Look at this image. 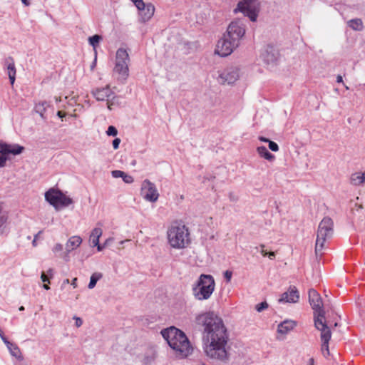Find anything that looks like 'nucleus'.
<instances>
[{
	"label": "nucleus",
	"instance_id": "1",
	"mask_svg": "<svg viewBox=\"0 0 365 365\" xmlns=\"http://www.w3.org/2000/svg\"><path fill=\"white\" fill-rule=\"evenodd\" d=\"M195 322L202 328L203 349L206 356L226 362L229 358L226 349L229 335L222 319L214 312H208L197 315Z\"/></svg>",
	"mask_w": 365,
	"mask_h": 365
},
{
	"label": "nucleus",
	"instance_id": "2",
	"mask_svg": "<svg viewBox=\"0 0 365 365\" xmlns=\"http://www.w3.org/2000/svg\"><path fill=\"white\" fill-rule=\"evenodd\" d=\"M161 334L178 357L185 358L191 354L192 346L182 331L175 327H170L163 329Z\"/></svg>",
	"mask_w": 365,
	"mask_h": 365
},
{
	"label": "nucleus",
	"instance_id": "3",
	"mask_svg": "<svg viewBox=\"0 0 365 365\" xmlns=\"http://www.w3.org/2000/svg\"><path fill=\"white\" fill-rule=\"evenodd\" d=\"M168 240L171 247L184 248L190 242V232L187 227L181 224L174 223L168 230Z\"/></svg>",
	"mask_w": 365,
	"mask_h": 365
},
{
	"label": "nucleus",
	"instance_id": "4",
	"mask_svg": "<svg viewBox=\"0 0 365 365\" xmlns=\"http://www.w3.org/2000/svg\"><path fill=\"white\" fill-rule=\"evenodd\" d=\"M215 288L214 277L210 274H200L197 282L192 287V293L198 300L208 299Z\"/></svg>",
	"mask_w": 365,
	"mask_h": 365
},
{
	"label": "nucleus",
	"instance_id": "5",
	"mask_svg": "<svg viewBox=\"0 0 365 365\" xmlns=\"http://www.w3.org/2000/svg\"><path fill=\"white\" fill-rule=\"evenodd\" d=\"M130 56L126 49L120 48L115 54V62L113 68V73L118 75V80L125 81L129 76L128 65Z\"/></svg>",
	"mask_w": 365,
	"mask_h": 365
},
{
	"label": "nucleus",
	"instance_id": "6",
	"mask_svg": "<svg viewBox=\"0 0 365 365\" xmlns=\"http://www.w3.org/2000/svg\"><path fill=\"white\" fill-rule=\"evenodd\" d=\"M333 226L334 223L330 217H325L320 222L315 245V252L316 255H322L321 251L324 247V243L327 239L331 237L333 235Z\"/></svg>",
	"mask_w": 365,
	"mask_h": 365
},
{
	"label": "nucleus",
	"instance_id": "7",
	"mask_svg": "<svg viewBox=\"0 0 365 365\" xmlns=\"http://www.w3.org/2000/svg\"><path fill=\"white\" fill-rule=\"evenodd\" d=\"M308 295L309 302L314 310V327H318V326L327 323L322 299L319 294L314 289L309 290Z\"/></svg>",
	"mask_w": 365,
	"mask_h": 365
},
{
	"label": "nucleus",
	"instance_id": "8",
	"mask_svg": "<svg viewBox=\"0 0 365 365\" xmlns=\"http://www.w3.org/2000/svg\"><path fill=\"white\" fill-rule=\"evenodd\" d=\"M234 11L241 12L245 16H247L251 21H256L258 12L259 4L257 0H242L238 2Z\"/></svg>",
	"mask_w": 365,
	"mask_h": 365
},
{
	"label": "nucleus",
	"instance_id": "9",
	"mask_svg": "<svg viewBox=\"0 0 365 365\" xmlns=\"http://www.w3.org/2000/svg\"><path fill=\"white\" fill-rule=\"evenodd\" d=\"M45 199L56 209H58L59 206L67 207L73 203L71 197L65 195L61 191L55 189H50L46 192Z\"/></svg>",
	"mask_w": 365,
	"mask_h": 365
},
{
	"label": "nucleus",
	"instance_id": "10",
	"mask_svg": "<svg viewBox=\"0 0 365 365\" xmlns=\"http://www.w3.org/2000/svg\"><path fill=\"white\" fill-rule=\"evenodd\" d=\"M238 46L235 41L224 34L223 37L217 41L215 52L222 57H226L230 55Z\"/></svg>",
	"mask_w": 365,
	"mask_h": 365
},
{
	"label": "nucleus",
	"instance_id": "11",
	"mask_svg": "<svg viewBox=\"0 0 365 365\" xmlns=\"http://www.w3.org/2000/svg\"><path fill=\"white\" fill-rule=\"evenodd\" d=\"M24 150V148L18 144L10 145L0 142V168L5 166L9 154L19 155Z\"/></svg>",
	"mask_w": 365,
	"mask_h": 365
},
{
	"label": "nucleus",
	"instance_id": "12",
	"mask_svg": "<svg viewBox=\"0 0 365 365\" xmlns=\"http://www.w3.org/2000/svg\"><path fill=\"white\" fill-rule=\"evenodd\" d=\"M245 34V25L240 20L232 21L228 26L227 36L240 45L241 38Z\"/></svg>",
	"mask_w": 365,
	"mask_h": 365
},
{
	"label": "nucleus",
	"instance_id": "13",
	"mask_svg": "<svg viewBox=\"0 0 365 365\" xmlns=\"http://www.w3.org/2000/svg\"><path fill=\"white\" fill-rule=\"evenodd\" d=\"M141 195L145 200L151 202H156L159 197L155 185L148 179L142 182Z\"/></svg>",
	"mask_w": 365,
	"mask_h": 365
},
{
	"label": "nucleus",
	"instance_id": "14",
	"mask_svg": "<svg viewBox=\"0 0 365 365\" xmlns=\"http://www.w3.org/2000/svg\"><path fill=\"white\" fill-rule=\"evenodd\" d=\"M317 330L320 331V338L322 341L321 351L324 357L329 356V343L331 338V331L328 327L327 323L322 324L318 327H315Z\"/></svg>",
	"mask_w": 365,
	"mask_h": 365
},
{
	"label": "nucleus",
	"instance_id": "15",
	"mask_svg": "<svg viewBox=\"0 0 365 365\" xmlns=\"http://www.w3.org/2000/svg\"><path fill=\"white\" fill-rule=\"evenodd\" d=\"M239 76V69L237 67H230L225 69L219 74L217 81L222 84H232L238 79Z\"/></svg>",
	"mask_w": 365,
	"mask_h": 365
},
{
	"label": "nucleus",
	"instance_id": "16",
	"mask_svg": "<svg viewBox=\"0 0 365 365\" xmlns=\"http://www.w3.org/2000/svg\"><path fill=\"white\" fill-rule=\"evenodd\" d=\"M299 299V292L295 286H290L287 292L281 294L279 303H297Z\"/></svg>",
	"mask_w": 365,
	"mask_h": 365
},
{
	"label": "nucleus",
	"instance_id": "17",
	"mask_svg": "<svg viewBox=\"0 0 365 365\" xmlns=\"http://www.w3.org/2000/svg\"><path fill=\"white\" fill-rule=\"evenodd\" d=\"M279 51L272 45H267L261 55L263 61L267 64L274 63L279 58Z\"/></svg>",
	"mask_w": 365,
	"mask_h": 365
},
{
	"label": "nucleus",
	"instance_id": "18",
	"mask_svg": "<svg viewBox=\"0 0 365 365\" xmlns=\"http://www.w3.org/2000/svg\"><path fill=\"white\" fill-rule=\"evenodd\" d=\"M82 238L78 235L71 236L66 243V252L63 256L65 261H69V253L76 250L82 243Z\"/></svg>",
	"mask_w": 365,
	"mask_h": 365
},
{
	"label": "nucleus",
	"instance_id": "19",
	"mask_svg": "<svg viewBox=\"0 0 365 365\" xmlns=\"http://www.w3.org/2000/svg\"><path fill=\"white\" fill-rule=\"evenodd\" d=\"M91 93L98 101H108L110 97L114 95V92L111 91L109 86L94 88Z\"/></svg>",
	"mask_w": 365,
	"mask_h": 365
},
{
	"label": "nucleus",
	"instance_id": "20",
	"mask_svg": "<svg viewBox=\"0 0 365 365\" xmlns=\"http://www.w3.org/2000/svg\"><path fill=\"white\" fill-rule=\"evenodd\" d=\"M138 9L139 10L140 21L143 23L149 21L155 12V7L152 4H145L144 3V6H140L138 8Z\"/></svg>",
	"mask_w": 365,
	"mask_h": 365
},
{
	"label": "nucleus",
	"instance_id": "21",
	"mask_svg": "<svg viewBox=\"0 0 365 365\" xmlns=\"http://www.w3.org/2000/svg\"><path fill=\"white\" fill-rule=\"evenodd\" d=\"M297 326V322L293 320H284L277 327V331L282 334H287Z\"/></svg>",
	"mask_w": 365,
	"mask_h": 365
},
{
	"label": "nucleus",
	"instance_id": "22",
	"mask_svg": "<svg viewBox=\"0 0 365 365\" xmlns=\"http://www.w3.org/2000/svg\"><path fill=\"white\" fill-rule=\"evenodd\" d=\"M6 69L7 74L9 76V78L11 85H14L16 79V67L14 61L11 57H9L6 61Z\"/></svg>",
	"mask_w": 365,
	"mask_h": 365
},
{
	"label": "nucleus",
	"instance_id": "23",
	"mask_svg": "<svg viewBox=\"0 0 365 365\" xmlns=\"http://www.w3.org/2000/svg\"><path fill=\"white\" fill-rule=\"evenodd\" d=\"M365 182V171L363 173L356 172L350 177V183L358 186Z\"/></svg>",
	"mask_w": 365,
	"mask_h": 365
},
{
	"label": "nucleus",
	"instance_id": "24",
	"mask_svg": "<svg viewBox=\"0 0 365 365\" xmlns=\"http://www.w3.org/2000/svg\"><path fill=\"white\" fill-rule=\"evenodd\" d=\"M257 152L259 155L264 159L272 162L275 159V156L272 154L265 146H259L257 148Z\"/></svg>",
	"mask_w": 365,
	"mask_h": 365
},
{
	"label": "nucleus",
	"instance_id": "25",
	"mask_svg": "<svg viewBox=\"0 0 365 365\" xmlns=\"http://www.w3.org/2000/svg\"><path fill=\"white\" fill-rule=\"evenodd\" d=\"M103 231L100 227L94 228L90 235V241L93 246H96L99 242V239L102 235Z\"/></svg>",
	"mask_w": 365,
	"mask_h": 365
},
{
	"label": "nucleus",
	"instance_id": "26",
	"mask_svg": "<svg viewBox=\"0 0 365 365\" xmlns=\"http://www.w3.org/2000/svg\"><path fill=\"white\" fill-rule=\"evenodd\" d=\"M49 107V103L46 101H41L35 105L34 110L35 111L40 115V116L45 119L46 117L44 115V113L46 110V108Z\"/></svg>",
	"mask_w": 365,
	"mask_h": 365
},
{
	"label": "nucleus",
	"instance_id": "27",
	"mask_svg": "<svg viewBox=\"0 0 365 365\" xmlns=\"http://www.w3.org/2000/svg\"><path fill=\"white\" fill-rule=\"evenodd\" d=\"M348 25L355 31H361L363 29V23L360 19H351L349 21Z\"/></svg>",
	"mask_w": 365,
	"mask_h": 365
},
{
	"label": "nucleus",
	"instance_id": "28",
	"mask_svg": "<svg viewBox=\"0 0 365 365\" xmlns=\"http://www.w3.org/2000/svg\"><path fill=\"white\" fill-rule=\"evenodd\" d=\"M103 277L100 272L93 273L90 278V282L88 285V289H93L96 287L97 282Z\"/></svg>",
	"mask_w": 365,
	"mask_h": 365
},
{
	"label": "nucleus",
	"instance_id": "29",
	"mask_svg": "<svg viewBox=\"0 0 365 365\" xmlns=\"http://www.w3.org/2000/svg\"><path fill=\"white\" fill-rule=\"evenodd\" d=\"M102 39V37L100 35L95 34L88 38V41L90 45L96 50V47L98 46L100 41Z\"/></svg>",
	"mask_w": 365,
	"mask_h": 365
},
{
	"label": "nucleus",
	"instance_id": "30",
	"mask_svg": "<svg viewBox=\"0 0 365 365\" xmlns=\"http://www.w3.org/2000/svg\"><path fill=\"white\" fill-rule=\"evenodd\" d=\"M8 349L9 350L10 354L16 358H19L21 356V351L19 348L15 344L11 343V346H6Z\"/></svg>",
	"mask_w": 365,
	"mask_h": 365
},
{
	"label": "nucleus",
	"instance_id": "31",
	"mask_svg": "<svg viewBox=\"0 0 365 365\" xmlns=\"http://www.w3.org/2000/svg\"><path fill=\"white\" fill-rule=\"evenodd\" d=\"M106 134L109 136H115L118 134V130L115 127L110 125L106 130Z\"/></svg>",
	"mask_w": 365,
	"mask_h": 365
},
{
	"label": "nucleus",
	"instance_id": "32",
	"mask_svg": "<svg viewBox=\"0 0 365 365\" xmlns=\"http://www.w3.org/2000/svg\"><path fill=\"white\" fill-rule=\"evenodd\" d=\"M268 307V304L266 302H262L256 306V310L258 312H261Z\"/></svg>",
	"mask_w": 365,
	"mask_h": 365
},
{
	"label": "nucleus",
	"instance_id": "33",
	"mask_svg": "<svg viewBox=\"0 0 365 365\" xmlns=\"http://www.w3.org/2000/svg\"><path fill=\"white\" fill-rule=\"evenodd\" d=\"M124 174H125V172L121 171V170H113L111 172L112 177L114 178H122L123 176L124 175Z\"/></svg>",
	"mask_w": 365,
	"mask_h": 365
},
{
	"label": "nucleus",
	"instance_id": "34",
	"mask_svg": "<svg viewBox=\"0 0 365 365\" xmlns=\"http://www.w3.org/2000/svg\"><path fill=\"white\" fill-rule=\"evenodd\" d=\"M269 148L273 152H277L279 150V145L274 141H269Z\"/></svg>",
	"mask_w": 365,
	"mask_h": 365
},
{
	"label": "nucleus",
	"instance_id": "35",
	"mask_svg": "<svg viewBox=\"0 0 365 365\" xmlns=\"http://www.w3.org/2000/svg\"><path fill=\"white\" fill-rule=\"evenodd\" d=\"M122 179L125 183H128V184H130V183L133 182V181H134L133 178L131 175L126 174L125 173L124 175L123 176Z\"/></svg>",
	"mask_w": 365,
	"mask_h": 365
},
{
	"label": "nucleus",
	"instance_id": "36",
	"mask_svg": "<svg viewBox=\"0 0 365 365\" xmlns=\"http://www.w3.org/2000/svg\"><path fill=\"white\" fill-rule=\"evenodd\" d=\"M62 250H63V245L61 243L56 244L54 245V247L52 248V251L55 254L61 252H62Z\"/></svg>",
	"mask_w": 365,
	"mask_h": 365
},
{
	"label": "nucleus",
	"instance_id": "37",
	"mask_svg": "<svg viewBox=\"0 0 365 365\" xmlns=\"http://www.w3.org/2000/svg\"><path fill=\"white\" fill-rule=\"evenodd\" d=\"M232 277V272L230 270H226L224 272V277L227 282H230Z\"/></svg>",
	"mask_w": 365,
	"mask_h": 365
},
{
	"label": "nucleus",
	"instance_id": "38",
	"mask_svg": "<svg viewBox=\"0 0 365 365\" xmlns=\"http://www.w3.org/2000/svg\"><path fill=\"white\" fill-rule=\"evenodd\" d=\"M0 337L1 338L2 341L6 346H11V342H10L6 337L4 335V333L0 329Z\"/></svg>",
	"mask_w": 365,
	"mask_h": 365
},
{
	"label": "nucleus",
	"instance_id": "39",
	"mask_svg": "<svg viewBox=\"0 0 365 365\" xmlns=\"http://www.w3.org/2000/svg\"><path fill=\"white\" fill-rule=\"evenodd\" d=\"M6 216L4 215L1 207H0V227H1L6 222Z\"/></svg>",
	"mask_w": 365,
	"mask_h": 365
},
{
	"label": "nucleus",
	"instance_id": "40",
	"mask_svg": "<svg viewBox=\"0 0 365 365\" xmlns=\"http://www.w3.org/2000/svg\"><path fill=\"white\" fill-rule=\"evenodd\" d=\"M73 319L75 320V324L77 327H80L83 324V320L81 318L74 316Z\"/></svg>",
	"mask_w": 365,
	"mask_h": 365
},
{
	"label": "nucleus",
	"instance_id": "41",
	"mask_svg": "<svg viewBox=\"0 0 365 365\" xmlns=\"http://www.w3.org/2000/svg\"><path fill=\"white\" fill-rule=\"evenodd\" d=\"M120 143V138H115L113 140L112 145L115 150L118 149L119 148V145Z\"/></svg>",
	"mask_w": 365,
	"mask_h": 365
},
{
	"label": "nucleus",
	"instance_id": "42",
	"mask_svg": "<svg viewBox=\"0 0 365 365\" xmlns=\"http://www.w3.org/2000/svg\"><path fill=\"white\" fill-rule=\"evenodd\" d=\"M137 8L143 7L144 1L143 0H131Z\"/></svg>",
	"mask_w": 365,
	"mask_h": 365
},
{
	"label": "nucleus",
	"instance_id": "43",
	"mask_svg": "<svg viewBox=\"0 0 365 365\" xmlns=\"http://www.w3.org/2000/svg\"><path fill=\"white\" fill-rule=\"evenodd\" d=\"M41 279L44 283H50L49 277L43 272L41 273Z\"/></svg>",
	"mask_w": 365,
	"mask_h": 365
},
{
	"label": "nucleus",
	"instance_id": "44",
	"mask_svg": "<svg viewBox=\"0 0 365 365\" xmlns=\"http://www.w3.org/2000/svg\"><path fill=\"white\" fill-rule=\"evenodd\" d=\"M53 274H54V271L52 268H50L48 269L47 271V276L49 277V278H52L53 277Z\"/></svg>",
	"mask_w": 365,
	"mask_h": 365
},
{
	"label": "nucleus",
	"instance_id": "45",
	"mask_svg": "<svg viewBox=\"0 0 365 365\" xmlns=\"http://www.w3.org/2000/svg\"><path fill=\"white\" fill-rule=\"evenodd\" d=\"M260 247H261L260 253H261L264 257H267V251L264 250V245H260Z\"/></svg>",
	"mask_w": 365,
	"mask_h": 365
},
{
	"label": "nucleus",
	"instance_id": "46",
	"mask_svg": "<svg viewBox=\"0 0 365 365\" xmlns=\"http://www.w3.org/2000/svg\"><path fill=\"white\" fill-rule=\"evenodd\" d=\"M97 247V250L98 251H102L106 246L104 245V243L103 245H101L99 242L98 243V245H96V246Z\"/></svg>",
	"mask_w": 365,
	"mask_h": 365
},
{
	"label": "nucleus",
	"instance_id": "47",
	"mask_svg": "<svg viewBox=\"0 0 365 365\" xmlns=\"http://www.w3.org/2000/svg\"><path fill=\"white\" fill-rule=\"evenodd\" d=\"M259 140L262 142H264V143H269V141H270L268 138L264 137V136H259Z\"/></svg>",
	"mask_w": 365,
	"mask_h": 365
},
{
	"label": "nucleus",
	"instance_id": "48",
	"mask_svg": "<svg viewBox=\"0 0 365 365\" xmlns=\"http://www.w3.org/2000/svg\"><path fill=\"white\" fill-rule=\"evenodd\" d=\"M269 259H273L275 257V254L274 252H267V255Z\"/></svg>",
	"mask_w": 365,
	"mask_h": 365
},
{
	"label": "nucleus",
	"instance_id": "49",
	"mask_svg": "<svg viewBox=\"0 0 365 365\" xmlns=\"http://www.w3.org/2000/svg\"><path fill=\"white\" fill-rule=\"evenodd\" d=\"M71 285L73 287V288H76L77 287V278H74L72 280Z\"/></svg>",
	"mask_w": 365,
	"mask_h": 365
},
{
	"label": "nucleus",
	"instance_id": "50",
	"mask_svg": "<svg viewBox=\"0 0 365 365\" xmlns=\"http://www.w3.org/2000/svg\"><path fill=\"white\" fill-rule=\"evenodd\" d=\"M113 240V238H108L106 240V242H104V245L106 246L110 244V242H112Z\"/></svg>",
	"mask_w": 365,
	"mask_h": 365
},
{
	"label": "nucleus",
	"instance_id": "51",
	"mask_svg": "<svg viewBox=\"0 0 365 365\" xmlns=\"http://www.w3.org/2000/svg\"><path fill=\"white\" fill-rule=\"evenodd\" d=\"M308 365H314V360L313 358H310L309 359Z\"/></svg>",
	"mask_w": 365,
	"mask_h": 365
},
{
	"label": "nucleus",
	"instance_id": "52",
	"mask_svg": "<svg viewBox=\"0 0 365 365\" xmlns=\"http://www.w3.org/2000/svg\"><path fill=\"white\" fill-rule=\"evenodd\" d=\"M57 115L58 117H59L60 118H63V116H64V114L63 113L62 111H58L57 112Z\"/></svg>",
	"mask_w": 365,
	"mask_h": 365
},
{
	"label": "nucleus",
	"instance_id": "53",
	"mask_svg": "<svg viewBox=\"0 0 365 365\" xmlns=\"http://www.w3.org/2000/svg\"><path fill=\"white\" fill-rule=\"evenodd\" d=\"M343 81V78H342V76H337L336 77V82L338 83H341Z\"/></svg>",
	"mask_w": 365,
	"mask_h": 365
},
{
	"label": "nucleus",
	"instance_id": "54",
	"mask_svg": "<svg viewBox=\"0 0 365 365\" xmlns=\"http://www.w3.org/2000/svg\"><path fill=\"white\" fill-rule=\"evenodd\" d=\"M22 1V3L26 5V6H29L30 4V1L29 0H21Z\"/></svg>",
	"mask_w": 365,
	"mask_h": 365
},
{
	"label": "nucleus",
	"instance_id": "55",
	"mask_svg": "<svg viewBox=\"0 0 365 365\" xmlns=\"http://www.w3.org/2000/svg\"><path fill=\"white\" fill-rule=\"evenodd\" d=\"M43 288L45 289L46 290L50 289V287L46 283L43 284Z\"/></svg>",
	"mask_w": 365,
	"mask_h": 365
},
{
	"label": "nucleus",
	"instance_id": "56",
	"mask_svg": "<svg viewBox=\"0 0 365 365\" xmlns=\"http://www.w3.org/2000/svg\"><path fill=\"white\" fill-rule=\"evenodd\" d=\"M96 57L95 58L94 61L93 62L92 65L91 66V69H93L96 66Z\"/></svg>",
	"mask_w": 365,
	"mask_h": 365
},
{
	"label": "nucleus",
	"instance_id": "57",
	"mask_svg": "<svg viewBox=\"0 0 365 365\" xmlns=\"http://www.w3.org/2000/svg\"><path fill=\"white\" fill-rule=\"evenodd\" d=\"M107 104H108V108L109 110H111V109H112V105H113V103H110L109 102V100H108V103H107Z\"/></svg>",
	"mask_w": 365,
	"mask_h": 365
},
{
	"label": "nucleus",
	"instance_id": "58",
	"mask_svg": "<svg viewBox=\"0 0 365 365\" xmlns=\"http://www.w3.org/2000/svg\"><path fill=\"white\" fill-rule=\"evenodd\" d=\"M42 233V231H39L35 236H34V239L37 240V238L38 237V236Z\"/></svg>",
	"mask_w": 365,
	"mask_h": 365
},
{
	"label": "nucleus",
	"instance_id": "59",
	"mask_svg": "<svg viewBox=\"0 0 365 365\" xmlns=\"http://www.w3.org/2000/svg\"><path fill=\"white\" fill-rule=\"evenodd\" d=\"M70 281L68 279H65L63 282V285L64 284H69Z\"/></svg>",
	"mask_w": 365,
	"mask_h": 365
},
{
	"label": "nucleus",
	"instance_id": "60",
	"mask_svg": "<svg viewBox=\"0 0 365 365\" xmlns=\"http://www.w3.org/2000/svg\"><path fill=\"white\" fill-rule=\"evenodd\" d=\"M32 244H33L34 246H36V239H34L33 240Z\"/></svg>",
	"mask_w": 365,
	"mask_h": 365
},
{
	"label": "nucleus",
	"instance_id": "61",
	"mask_svg": "<svg viewBox=\"0 0 365 365\" xmlns=\"http://www.w3.org/2000/svg\"><path fill=\"white\" fill-rule=\"evenodd\" d=\"M55 100H56V102H58V101H61V98H57V97H55Z\"/></svg>",
	"mask_w": 365,
	"mask_h": 365
},
{
	"label": "nucleus",
	"instance_id": "62",
	"mask_svg": "<svg viewBox=\"0 0 365 365\" xmlns=\"http://www.w3.org/2000/svg\"><path fill=\"white\" fill-rule=\"evenodd\" d=\"M19 309V311H24V307L21 306Z\"/></svg>",
	"mask_w": 365,
	"mask_h": 365
},
{
	"label": "nucleus",
	"instance_id": "63",
	"mask_svg": "<svg viewBox=\"0 0 365 365\" xmlns=\"http://www.w3.org/2000/svg\"><path fill=\"white\" fill-rule=\"evenodd\" d=\"M230 200L234 199V197L230 196Z\"/></svg>",
	"mask_w": 365,
	"mask_h": 365
},
{
	"label": "nucleus",
	"instance_id": "64",
	"mask_svg": "<svg viewBox=\"0 0 365 365\" xmlns=\"http://www.w3.org/2000/svg\"><path fill=\"white\" fill-rule=\"evenodd\" d=\"M230 200L234 199V197L230 196Z\"/></svg>",
	"mask_w": 365,
	"mask_h": 365
}]
</instances>
